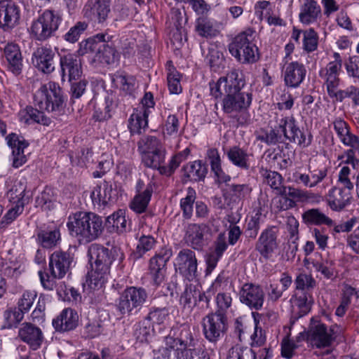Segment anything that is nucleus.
I'll return each mask as SVG.
<instances>
[{"label":"nucleus","mask_w":359,"mask_h":359,"mask_svg":"<svg viewBox=\"0 0 359 359\" xmlns=\"http://www.w3.org/2000/svg\"><path fill=\"white\" fill-rule=\"evenodd\" d=\"M245 81L238 69H231L226 76L217 83H210V93L215 98L222 97V110L235 118L238 126L248 124L250 121L248 108L252 102V95L242 92Z\"/></svg>","instance_id":"nucleus-1"},{"label":"nucleus","mask_w":359,"mask_h":359,"mask_svg":"<svg viewBox=\"0 0 359 359\" xmlns=\"http://www.w3.org/2000/svg\"><path fill=\"white\" fill-rule=\"evenodd\" d=\"M69 233L79 242L90 243L99 238L104 231L102 217L91 212H76L68 217Z\"/></svg>","instance_id":"nucleus-2"},{"label":"nucleus","mask_w":359,"mask_h":359,"mask_svg":"<svg viewBox=\"0 0 359 359\" xmlns=\"http://www.w3.org/2000/svg\"><path fill=\"white\" fill-rule=\"evenodd\" d=\"M88 254L92 269L84 287L87 285L90 290H99L107 279L113 257L109 249L95 243L89 247Z\"/></svg>","instance_id":"nucleus-3"},{"label":"nucleus","mask_w":359,"mask_h":359,"mask_svg":"<svg viewBox=\"0 0 359 359\" xmlns=\"http://www.w3.org/2000/svg\"><path fill=\"white\" fill-rule=\"evenodd\" d=\"M72 257L69 253L56 251L50 257L49 269L51 277L44 274L42 271L39 272L41 283L43 287L48 290L56 289L58 292L62 290V283H57L55 279L62 278L69 271Z\"/></svg>","instance_id":"nucleus-4"},{"label":"nucleus","mask_w":359,"mask_h":359,"mask_svg":"<svg viewBox=\"0 0 359 359\" xmlns=\"http://www.w3.org/2000/svg\"><path fill=\"white\" fill-rule=\"evenodd\" d=\"M253 39L254 32L252 29L236 35L229 45L231 55L241 63L255 62L259 59V54Z\"/></svg>","instance_id":"nucleus-5"},{"label":"nucleus","mask_w":359,"mask_h":359,"mask_svg":"<svg viewBox=\"0 0 359 359\" xmlns=\"http://www.w3.org/2000/svg\"><path fill=\"white\" fill-rule=\"evenodd\" d=\"M61 21L62 18L57 13L46 10L32 21L29 28L30 34L35 40L46 41L55 35Z\"/></svg>","instance_id":"nucleus-6"},{"label":"nucleus","mask_w":359,"mask_h":359,"mask_svg":"<svg viewBox=\"0 0 359 359\" xmlns=\"http://www.w3.org/2000/svg\"><path fill=\"white\" fill-rule=\"evenodd\" d=\"M34 102L41 110L60 111L64 103L62 89L54 82L42 85L34 94Z\"/></svg>","instance_id":"nucleus-7"},{"label":"nucleus","mask_w":359,"mask_h":359,"mask_svg":"<svg viewBox=\"0 0 359 359\" xmlns=\"http://www.w3.org/2000/svg\"><path fill=\"white\" fill-rule=\"evenodd\" d=\"M148 294L141 287L130 286L121 294L117 305L118 310L123 315H133L142 309L146 303Z\"/></svg>","instance_id":"nucleus-8"},{"label":"nucleus","mask_w":359,"mask_h":359,"mask_svg":"<svg viewBox=\"0 0 359 359\" xmlns=\"http://www.w3.org/2000/svg\"><path fill=\"white\" fill-rule=\"evenodd\" d=\"M334 328V326L328 328L324 323L312 318L306 332V340L312 348L330 347L336 338Z\"/></svg>","instance_id":"nucleus-9"},{"label":"nucleus","mask_w":359,"mask_h":359,"mask_svg":"<svg viewBox=\"0 0 359 359\" xmlns=\"http://www.w3.org/2000/svg\"><path fill=\"white\" fill-rule=\"evenodd\" d=\"M82 46L85 53L96 52L95 58L100 63L111 65L117 60L116 50L107 43L103 34L88 39L83 42Z\"/></svg>","instance_id":"nucleus-10"},{"label":"nucleus","mask_w":359,"mask_h":359,"mask_svg":"<svg viewBox=\"0 0 359 359\" xmlns=\"http://www.w3.org/2000/svg\"><path fill=\"white\" fill-rule=\"evenodd\" d=\"M227 328V318L224 313L212 312L203 318V331L205 337L210 342L218 341L225 334Z\"/></svg>","instance_id":"nucleus-11"},{"label":"nucleus","mask_w":359,"mask_h":359,"mask_svg":"<svg viewBox=\"0 0 359 359\" xmlns=\"http://www.w3.org/2000/svg\"><path fill=\"white\" fill-rule=\"evenodd\" d=\"M332 57L334 60L319 72V76L323 79L330 97L337 91L336 90L339 86V74L342 67V59L340 54L335 52Z\"/></svg>","instance_id":"nucleus-12"},{"label":"nucleus","mask_w":359,"mask_h":359,"mask_svg":"<svg viewBox=\"0 0 359 359\" xmlns=\"http://www.w3.org/2000/svg\"><path fill=\"white\" fill-rule=\"evenodd\" d=\"M193 335L190 327L182 324L171 330L169 336L165 337L167 348L177 352L189 348L193 344Z\"/></svg>","instance_id":"nucleus-13"},{"label":"nucleus","mask_w":359,"mask_h":359,"mask_svg":"<svg viewBox=\"0 0 359 359\" xmlns=\"http://www.w3.org/2000/svg\"><path fill=\"white\" fill-rule=\"evenodd\" d=\"M176 270L189 281L194 280L198 275L196 253L188 248L181 250L175 259Z\"/></svg>","instance_id":"nucleus-14"},{"label":"nucleus","mask_w":359,"mask_h":359,"mask_svg":"<svg viewBox=\"0 0 359 359\" xmlns=\"http://www.w3.org/2000/svg\"><path fill=\"white\" fill-rule=\"evenodd\" d=\"M110 12L109 0H88L82 11L84 18L101 25L106 22Z\"/></svg>","instance_id":"nucleus-15"},{"label":"nucleus","mask_w":359,"mask_h":359,"mask_svg":"<svg viewBox=\"0 0 359 359\" xmlns=\"http://www.w3.org/2000/svg\"><path fill=\"white\" fill-rule=\"evenodd\" d=\"M276 123V128L280 129L281 135L287 140L304 147L309 144L310 141L306 140V135L297 126L294 117L281 116L277 118Z\"/></svg>","instance_id":"nucleus-16"},{"label":"nucleus","mask_w":359,"mask_h":359,"mask_svg":"<svg viewBox=\"0 0 359 359\" xmlns=\"http://www.w3.org/2000/svg\"><path fill=\"white\" fill-rule=\"evenodd\" d=\"M265 294L259 285L245 283L239 291V299L242 304L250 309L260 310L264 304Z\"/></svg>","instance_id":"nucleus-17"},{"label":"nucleus","mask_w":359,"mask_h":359,"mask_svg":"<svg viewBox=\"0 0 359 359\" xmlns=\"http://www.w3.org/2000/svg\"><path fill=\"white\" fill-rule=\"evenodd\" d=\"M278 230L275 226L264 229L260 234L255 245V249L265 259H269L277 249Z\"/></svg>","instance_id":"nucleus-18"},{"label":"nucleus","mask_w":359,"mask_h":359,"mask_svg":"<svg viewBox=\"0 0 359 359\" xmlns=\"http://www.w3.org/2000/svg\"><path fill=\"white\" fill-rule=\"evenodd\" d=\"M20 11L19 7L9 0L0 1V28L9 31L19 23Z\"/></svg>","instance_id":"nucleus-19"},{"label":"nucleus","mask_w":359,"mask_h":359,"mask_svg":"<svg viewBox=\"0 0 359 359\" xmlns=\"http://www.w3.org/2000/svg\"><path fill=\"white\" fill-rule=\"evenodd\" d=\"M62 80L72 82L78 79L82 74L81 62L79 57L68 53L60 57V60Z\"/></svg>","instance_id":"nucleus-20"},{"label":"nucleus","mask_w":359,"mask_h":359,"mask_svg":"<svg viewBox=\"0 0 359 359\" xmlns=\"http://www.w3.org/2000/svg\"><path fill=\"white\" fill-rule=\"evenodd\" d=\"M228 248L225 232H221L213 242L212 248L205 256L207 272H211L217 266V262L222 257Z\"/></svg>","instance_id":"nucleus-21"},{"label":"nucleus","mask_w":359,"mask_h":359,"mask_svg":"<svg viewBox=\"0 0 359 359\" xmlns=\"http://www.w3.org/2000/svg\"><path fill=\"white\" fill-rule=\"evenodd\" d=\"M33 62L36 68L46 74H50L55 69V53L47 47L38 48L33 54Z\"/></svg>","instance_id":"nucleus-22"},{"label":"nucleus","mask_w":359,"mask_h":359,"mask_svg":"<svg viewBox=\"0 0 359 359\" xmlns=\"http://www.w3.org/2000/svg\"><path fill=\"white\" fill-rule=\"evenodd\" d=\"M4 56L7 61L8 69L15 75H19L22 69V56L18 44L7 43L4 48Z\"/></svg>","instance_id":"nucleus-23"},{"label":"nucleus","mask_w":359,"mask_h":359,"mask_svg":"<svg viewBox=\"0 0 359 359\" xmlns=\"http://www.w3.org/2000/svg\"><path fill=\"white\" fill-rule=\"evenodd\" d=\"M208 226L205 224H189L185 227L184 240L185 243L194 250H201L204 243V232Z\"/></svg>","instance_id":"nucleus-24"},{"label":"nucleus","mask_w":359,"mask_h":359,"mask_svg":"<svg viewBox=\"0 0 359 359\" xmlns=\"http://www.w3.org/2000/svg\"><path fill=\"white\" fill-rule=\"evenodd\" d=\"M306 74L305 67L298 62L287 64L284 69V81L286 86L291 88L298 87L304 81Z\"/></svg>","instance_id":"nucleus-25"},{"label":"nucleus","mask_w":359,"mask_h":359,"mask_svg":"<svg viewBox=\"0 0 359 359\" xmlns=\"http://www.w3.org/2000/svg\"><path fill=\"white\" fill-rule=\"evenodd\" d=\"M18 337L34 349L40 346L43 341V333L40 328L29 323H24L18 330Z\"/></svg>","instance_id":"nucleus-26"},{"label":"nucleus","mask_w":359,"mask_h":359,"mask_svg":"<svg viewBox=\"0 0 359 359\" xmlns=\"http://www.w3.org/2000/svg\"><path fill=\"white\" fill-rule=\"evenodd\" d=\"M79 316L72 309H64L53 320V326L57 331L66 332L75 329L78 325Z\"/></svg>","instance_id":"nucleus-27"},{"label":"nucleus","mask_w":359,"mask_h":359,"mask_svg":"<svg viewBox=\"0 0 359 359\" xmlns=\"http://www.w3.org/2000/svg\"><path fill=\"white\" fill-rule=\"evenodd\" d=\"M6 139L8 146L13 150V166L18 168L25 163L27 161L26 156L24 154V149L28 146V143L15 133L10 134Z\"/></svg>","instance_id":"nucleus-28"},{"label":"nucleus","mask_w":359,"mask_h":359,"mask_svg":"<svg viewBox=\"0 0 359 359\" xmlns=\"http://www.w3.org/2000/svg\"><path fill=\"white\" fill-rule=\"evenodd\" d=\"M322 15L321 8L315 0H306L301 8L299 20L304 25L316 22Z\"/></svg>","instance_id":"nucleus-29"},{"label":"nucleus","mask_w":359,"mask_h":359,"mask_svg":"<svg viewBox=\"0 0 359 359\" xmlns=\"http://www.w3.org/2000/svg\"><path fill=\"white\" fill-rule=\"evenodd\" d=\"M351 194L344 191L342 188H332L327 195V203L333 210L339 211L344 209L350 203Z\"/></svg>","instance_id":"nucleus-30"},{"label":"nucleus","mask_w":359,"mask_h":359,"mask_svg":"<svg viewBox=\"0 0 359 359\" xmlns=\"http://www.w3.org/2000/svg\"><path fill=\"white\" fill-rule=\"evenodd\" d=\"M114 192L112 185L104 181L100 185L96 186L92 191L90 198L93 203L99 208L105 206L111 201Z\"/></svg>","instance_id":"nucleus-31"},{"label":"nucleus","mask_w":359,"mask_h":359,"mask_svg":"<svg viewBox=\"0 0 359 359\" xmlns=\"http://www.w3.org/2000/svg\"><path fill=\"white\" fill-rule=\"evenodd\" d=\"M149 109L137 108L129 118L128 128L132 134H140L148 126Z\"/></svg>","instance_id":"nucleus-32"},{"label":"nucleus","mask_w":359,"mask_h":359,"mask_svg":"<svg viewBox=\"0 0 359 359\" xmlns=\"http://www.w3.org/2000/svg\"><path fill=\"white\" fill-rule=\"evenodd\" d=\"M303 222L307 225H326L332 226L334 222L318 208H312L302 214Z\"/></svg>","instance_id":"nucleus-33"},{"label":"nucleus","mask_w":359,"mask_h":359,"mask_svg":"<svg viewBox=\"0 0 359 359\" xmlns=\"http://www.w3.org/2000/svg\"><path fill=\"white\" fill-rule=\"evenodd\" d=\"M43 111L39 108L37 109L32 107H27L26 109L20 111L19 114L20 120L27 124L35 122L43 125H48L50 120L44 115Z\"/></svg>","instance_id":"nucleus-34"},{"label":"nucleus","mask_w":359,"mask_h":359,"mask_svg":"<svg viewBox=\"0 0 359 359\" xmlns=\"http://www.w3.org/2000/svg\"><path fill=\"white\" fill-rule=\"evenodd\" d=\"M184 176L191 181L203 180L207 173L206 165L201 161L189 163L183 168Z\"/></svg>","instance_id":"nucleus-35"},{"label":"nucleus","mask_w":359,"mask_h":359,"mask_svg":"<svg viewBox=\"0 0 359 359\" xmlns=\"http://www.w3.org/2000/svg\"><path fill=\"white\" fill-rule=\"evenodd\" d=\"M153 189L150 184L146 186L143 192L137 194L130 203V208L136 213L140 214L146 211L151 200Z\"/></svg>","instance_id":"nucleus-36"},{"label":"nucleus","mask_w":359,"mask_h":359,"mask_svg":"<svg viewBox=\"0 0 359 359\" xmlns=\"http://www.w3.org/2000/svg\"><path fill=\"white\" fill-rule=\"evenodd\" d=\"M165 154L166 150L163 148L159 151L143 154L142 161L147 167L157 169L161 174V168L164 166Z\"/></svg>","instance_id":"nucleus-37"},{"label":"nucleus","mask_w":359,"mask_h":359,"mask_svg":"<svg viewBox=\"0 0 359 359\" xmlns=\"http://www.w3.org/2000/svg\"><path fill=\"white\" fill-rule=\"evenodd\" d=\"M106 225L111 231L122 233L126 231L127 220L126 219L125 212L119 210L118 211L109 215L106 219Z\"/></svg>","instance_id":"nucleus-38"},{"label":"nucleus","mask_w":359,"mask_h":359,"mask_svg":"<svg viewBox=\"0 0 359 359\" xmlns=\"http://www.w3.org/2000/svg\"><path fill=\"white\" fill-rule=\"evenodd\" d=\"M195 31L201 37L211 38L216 36L217 31L212 21L207 17H199L195 23Z\"/></svg>","instance_id":"nucleus-39"},{"label":"nucleus","mask_w":359,"mask_h":359,"mask_svg":"<svg viewBox=\"0 0 359 359\" xmlns=\"http://www.w3.org/2000/svg\"><path fill=\"white\" fill-rule=\"evenodd\" d=\"M229 160L236 166L248 170L249 168L247 153L238 147H233L226 152Z\"/></svg>","instance_id":"nucleus-40"},{"label":"nucleus","mask_w":359,"mask_h":359,"mask_svg":"<svg viewBox=\"0 0 359 359\" xmlns=\"http://www.w3.org/2000/svg\"><path fill=\"white\" fill-rule=\"evenodd\" d=\"M137 145L141 156L165 148L156 137L151 135L142 137L138 142Z\"/></svg>","instance_id":"nucleus-41"},{"label":"nucleus","mask_w":359,"mask_h":359,"mask_svg":"<svg viewBox=\"0 0 359 359\" xmlns=\"http://www.w3.org/2000/svg\"><path fill=\"white\" fill-rule=\"evenodd\" d=\"M38 239L43 248H50L57 245L60 239V233L58 229L41 230L39 231Z\"/></svg>","instance_id":"nucleus-42"},{"label":"nucleus","mask_w":359,"mask_h":359,"mask_svg":"<svg viewBox=\"0 0 359 359\" xmlns=\"http://www.w3.org/2000/svg\"><path fill=\"white\" fill-rule=\"evenodd\" d=\"M196 198L195 190L189 187L184 197L180 200V208L182 210L183 217L190 219L193 215L194 204Z\"/></svg>","instance_id":"nucleus-43"},{"label":"nucleus","mask_w":359,"mask_h":359,"mask_svg":"<svg viewBox=\"0 0 359 359\" xmlns=\"http://www.w3.org/2000/svg\"><path fill=\"white\" fill-rule=\"evenodd\" d=\"M26 186L21 181L15 182L13 187L8 190L7 195L10 201L14 203L22 202L26 204L29 202V198L25 197Z\"/></svg>","instance_id":"nucleus-44"},{"label":"nucleus","mask_w":359,"mask_h":359,"mask_svg":"<svg viewBox=\"0 0 359 359\" xmlns=\"http://www.w3.org/2000/svg\"><path fill=\"white\" fill-rule=\"evenodd\" d=\"M169 317V311L167 308H156L151 309L147 316L145 318L147 320L151 323L152 327L154 325L164 324Z\"/></svg>","instance_id":"nucleus-45"},{"label":"nucleus","mask_w":359,"mask_h":359,"mask_svg":"<svg viewBox=\"0 0 359 359\" xmlns=\"http://www.w3.org/2000/svg\"><path fill=\"white\" fill-rule=\"evenodd\" d=\"M112 82L126 93H131L135 89V79L132 76L115 74L112 78Z\"/></svg>","instance_id":"nucleus-46"},{"label":"nucleus","mask_w":359,"mask_h":359,"mask_svg":"<svg viewBox=\"0 0 359 359\" xmlns=\"http://www.w3.org/2000/svg\"><path fill=\"white\" fill-rule=\"evenodd\" d=\"M154 327L148 320L144 319L139 323L135 330L134 334L140 342H147L152 336Z\"/></svg>","instance_id":"nucleus-47"},{"label":"nucleus","mask_w":359,"mask_h":359,"mask_svg":"<svg viewBox=\"0 0 359 359\" xmlns=\"http://www.w3.org/2000/svg\"><path fill=\"white\" fill-rule=\"evenodd\" d=\"M337 100L342 102L346 98H351L355 105L359 106V88L355 86H350L344 90H337L332 97Z\"/></svg>","instance_id":"nucleus-48"},{"label":"nucleus","mask_w":359,"mask_h":359,"mask_svg":"<svg viewBox=\"0 0 359 359\" xmlns=\"http://www.w3.org/2000/svg\"><path fill=\"white\" fill-rule=\"evenodd\" d=\"M264 182L270 186L272 189L277 190L278 194H285V188L282 185L283 177L277 172L266 171L264 175Z\"/></svg>","instance_id":"nucleus-49"},{"label":"nucleus","mask_w":359,"mask_h":359,"mask_svg":"<svg viewBox=\"0 0 359 359\" xmlns=\"http://www.w3.org/2000/svg\"><path fill=\"white\" fill-rule=\"evenodd\" d=\"M227 359H256V353L250 348L236 345L229 351Z\"/></svg>","instance_id":"nucleus-50"},{"label":"nucleus","mask_w":359,"mask_h":359,"mask_svg":"<svg viewBox=\"0 0 359 359\" xmlns=\"http://www.w3.org/2000/svg\"><path fill=\"white\" fill-rule=\"evenodd\" d=\"M24 313L18 307L11 308L4 313V318L6 321V327L11 328L17 325L24 318Z\"/></svg>","instance_id":"nucleus-51"},{"label":"nucleus","mask_w":359,"mask_h":359,"mask_svg":"<svg viewBox=\"0 0 359 359\" xmlns=\"http://www.w3.org/2000/svg\"><path fill=\"white\" fill-rule=\"evenodd\" d=\"M252 188L246 184L229 185V192L234 201H240L250 196Z\"/></svg>","instance_id":"nucleus-52"},{"label":"nucleus","mask_w":359,"mask_h":359,"mask_svg":"<svg viewBox=\"0 0 359 359\" xmlns=\"http://www.w3.org/2000/svg\"><path fill=\"white\" fill-rule=\"evenodd\" d=\"M176 359H210L207 352L201 348H188L176 353Z\"/></svg>","instance_id":"nucleus-53"},{"label":"nucleus","mask_w":359,"mask_h":359,"mask_svg":"<svg viewBox=\"0 0 359 359\" xmlns=\"http://www.w3.org/2000/svg\"><path fill=\"white\" fill-rule=\"evenodd\" d=\"M303 48L308 53L316 50L318 43V35L312 28L303 32Z\"/></svg>","instance_id":"nucleus-54"},{"label":"nucleus","mask_w":359,"mask_h":359,"mask_svg":"<svg viewBox=\"0 0 359 359\" xmlns=\"http://www.w3.org/2000/svg\"><path fill=\"white\" fill-rule=\"evenodd\" d=\"M156 241L151 236H142L140 238L135 252L137 257H141L147 252L151 250L155 245Z\"/></svg>","instance_id":"nucleus-55"},{"label":"nucleus","mask_w":359,"mask_h":359,"mask_svg":"<svg viewBox=\"0 0 359 359\" xmlns=\"http://www.w3.org/2000/svg\"><path fill=\"white\" fill-rule=\"evenodd\" d=\"M88 24L86 22H78L64 36L65 39L70 43L77 41L81 34L87 29Z\"/></svg>","instance_id":"nucleus-56"},{"label":"nucleus","mask_w":359,"mask_h":359,"mask_svg":"<svg viewBox=\"0 0 359 359\" xmlns=\"http://www.w3.org/2000/svg\"><path fill=\"white\" fill-rule=\"evenodd\" d=\"M167 80L168 89L172 94H179L182 92L180 74L175 69H169Z\"/></svg>","instance_id":"nucleus-57"},{"label":"nucleus","mask_w":359,"mask_h":359,"mask_svg":"<svg viewBox=\"0 0 359 359\" xmlns=\"http://www.w3.org/2000/svg\"><path fill=\"white\" fill-rule=\"evenodd\" d=\"M36 297V293L34 291H25L18 302V308L24 313L28 312L32 306Z\"/></svg>","instance_id":"nucleus-58"},{"label":"nucleus","mask_w":359,"mask_h":359,"mask_svg":"<svg viewBox=\"0 0 359 359\" xmlns=\"http://www.w3.org/2000/svg\"><path fill=\"white\" fill-rule=\"evenodd\" d=\"M25 205L22 202L16 203L15 206L8 210L0 222V226L3 227V224H8L13 222L24 210Z\"/></svg>","instance_id":"nucleus-59"},{"label":"nucleus","mask_w":359,"mask_h":359,"mask_svg":"<svg viewBox=\"0 0 359 359\" xmlns=\"http://www.w3.org/2000/svg\"><path fill=\"white\" fill-rule=\"evenodd\" d=\"M197 291L191 288H186L180 297V304L184 308L191 309L196 304Z\"/></svg>","instance_id":"nucleus-60"},{"label":"nucleus","mask_w":359,"mask_h":359,"mask_svg":"<svg viewBox=\"0 0 359 359\" xmlns=\"http://www.w3.org/2000/svg\"><path fill=\"white\" fill-rule=\"evenodd\" d=\"M113 106V99L109 95L105 97V107L104 109L100 108L96 109L94 112L93 117L96 121H102L111 117L110 111Z\"/></svg>","instance_id":"nucleus-61"},{"label":"nucleus","mask_w":359,"mask_h":359,"mask_svg":"<svg viewBox=\"0 0 359 359\" xmlns=\"http://www.w3.org/2000/svg\"><path fill=\"white\" fill-rule=\"evenodd\" d=\"M296 287L298 290H310L316 287V282L311 275L300 273L295 280Z\"/></svg>","instance_id":"nucleus-62"},{"label":"nucleus","mask_w":359,"mask_h":359,"mask_svg":"<svg viewBox=\"0 0 359 359\" xmlns=\"http://www.w3.org/2000/svg\"><path fill=\"white\" fill-rule=\"evenodd\" d=\"M344 66L349 77L359 79V55L350 57Z\"/></svg>","instance_id":"nucleus-63"},{"label":"nucleus","mask_w":359,"mask_h":359,"mask_svg":"<svg viewBox=\"0 0 359 359\" xmlns=\"http://www.w3.org/2000/svg\"><path fill=\"white\" fill-rule=\"evenodd\" d=\"M339 139L344 146L353 149H359V137L351 132L350 128L346 130V132L341 134Z\"/></svg>","instance_id":"nucleus-64"}]
</instances>
